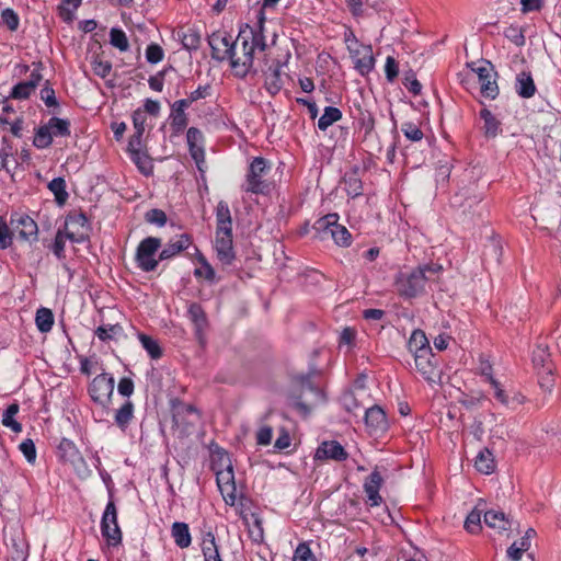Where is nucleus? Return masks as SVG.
Returning <instances> with one entry per match:
<instances>
[{"label":"nucleus","instance_id":"1","mask_svg":"<svg viewBox=\"0 0 561 561\" xmlns=\"http://www.w3.org/2000/svg\"><path fill=\"white\" fill-rule=\"evenodd\" d=\"M265 16L260 11L256 26L244 24L240 27L238 36L233 39L225 31H216L208 36L211 57L217 61L228 60L233 75L244 79L248 75L256 73L254 69L255 50L264 51L267 47L264 35Z\"/></svg>","mask_w":561,"mask_h":561},{"label":"nucleus","instance_id":"2","mask_svg":"<svg viewBox=\"0 0 561 561\" xmlns=\"http://www.w3.org/2000/svg\"><path fill=\"white\" fill-rule=\"evenodd\" d=\"M433 272L434 270L430 265L398 272L393 280L397 294L403 299H413L423 295L428 280L426 273Z\"/></svg>","mask_w":561,"mask_h":561},{"label":"nucleus","instance_id":"3","mask_svg":"<svg viewBox=\"0 0 561 561\" xmlns=\"http://www.w3.org/2000/svg\"><path fill=\"white\" fill-rule=\"evenodd\" d=\"M270 170L271 163L265 158L255 157L248 168L242 191L252 194H267L270 192V185L264 180V176Z\"/></svg>","mask_w":561,"mask_h":561},{"label":"nucleus","instance_id":"4","mask_svg":"<svg viewBox=\"0 0 561 561\" xmlns=\"http://www.w3.org/2000/svg\"><path fill=\"white\" fill-rule=\"evenodd\" d=\"M101 534L108 546L116 547L122 542V530L117 522V508L110 497L101 518Z\"/></svg>","mask_w":561,"mask_h":561},{"label":"nucleus","instance_id":"5","mask_svg":"<svg viewBox=\"0 0 561 561\" xmlns=\"http://www.w3.org/2000/svg\"><path fill=\"white\" fill-rule=\"evenodd\" d=\"M65 237L72 243H84L89 240L90 224L82 211H75L67 215L64 228Z\"/></svg>","mask_w":561,"mask_h":561},{"label":"nucleus","instance_id":"6","mask_svg":"<svg viewBox=\"0 0 561 561\" xmlns=\"http://www.w3.org/2000/svg\"><path fill=\"white\" fill-rule=\"evenodd\" d=\"M161 247V240L156 237H147L140 241L136 250V263L142 272H152L158 267L159 259L154 257Z\"/></svg>","mask_w":561,"mask_h":561},{"label":"nucleus","instance_id":"7","mask_svg":"<svg viewBox=\"0 0 561 561\" xmlns=\"http://www.w3.org/2000/svg\"><path fill=\"white\" fill-rule=\"evenodd\" d=\"M114 385V377L108 374L102 373L95 376L88 387L91 400L94 403L106 408L113 396Z\"/></svg>","mask_w":561,"mask_h":561},{"label":"nucleus","instance_id":"8","mask_svg":"<svg viewBox=\"0 0 561 561\" xmlns=\"http://www.w3.org/2000/svg\"><path fill=\"white\" fill-rule=\"evenodd\" d=\"M10 225L13 234L22 241L33 243L38 239V227L36 221L26 214H12Z\"/></svg>","mask_w":561,"mask_h":561},{"label":"nucleus","instance_id":"9","mask_svg":"<svg viewBox=\"0 0 561 561\" xmlns=\"http://www.w3.org/2000/svg\"><path fill=\"white\" fill-rule=\"evenodd\" d=\"M415 368L422 377L430 383H437L442 378L439 358L431 351L428 354H419L413 356Z\"/></svg>","mask_w":561,"mask_h":561},{"label":"nucleus","instance_id":"10","mask_svg":"<svg viewBox=\"0 0 561 561\" xmlns=\"http://www.w3.org/2000/svg\"><path fill=\"white\" fill-rule=\"evenodd\" d=\"M215 250L217 259L224 265L232 264L236 259L232 230H216Z\"/></svg>","mask_w":561,"mask_h":561},{"label":"nucleus","instance_id":"11","mask_svg":"<svg viewBox=\"0 0 561 561\" xmlns=\"http://www.w3.org/2000/svg\"><path fill=\"white\" fill-rule=\"evenodd\" d=\"M476 72L478 75L481 94L484 98L494 100L499 95V87L495 81L496 72L493 71L491 64L488 62L485 66L478 67Z\"/></svg>","mask_w":561,"mask_h":561},{"label":"nucleus","instance_id":"12","mask_svg":"<svg viewBox=\"0 0 561 561\" xmlns=\"http://www.w3.org/2000/svg\"><path fill=\"white\" fill-rule=\"evenodd\" d=\"M186 140L192 159L195 161L197 169L203 171V164L205 163L203 133L196 127H190L186 133Z\"/></svg>","mask_w":561,"mask_h":561},{"label":"nucleus","instance_id":"13","mask_svg":"<svg viewBox=\"0 0 561 561\" xmlns=\"http://www.w3.org/2000/svg\"><path fill=\"white\" fill-rule=\"evenodd\" d=\"M348 458V453L337 440H324L316 450V460H334L345 461Z\"/></svg>","mask_w":561,"mask_h":561},{"label":"nucleus","instance_id":"14","mask_svg":"<svg viewBox=\"0 0 561 561\" xmlns=\"http://www.w3.org/2000/svg\"><path fill=\"white\" fill-rule=\"evenodd\" d=\"M382 483L383 478L377 469L373 470L371 473L365 479L363 488L367 496L366 502L373 507L379 506L382 502V497L379 494Z\"/></svg>","mask_w":561,"mask_h":561},{"label":"nucleus","instance_id":"15","mask_svg":"<svg viewBox=\"0 0 561 561\" xmlns=\"http://www.w3.org/2000/svg\"><path fill=\"white\" fill-rule=\"evenodd\" d=\"M190 106V101L178 100L171 105L170 126L175 135L181 134L187 126V115L185 110Z\"/></svg>","mask_w":561,"mask_h":561},{"label":"nucleus","instance_id":"16","mask_svg":"<svg viewBox=\"0 0 561 561\" xmlns=\"http://www.w3.org/2000/svg\"><path fill=\"white\" fill-rule=\"evenodd\" d=\"M365 423L373 434L383 433L388 428V421L385 411L374 405L365 412Z\"/></svg>","mask_w":561,"mask_h":561},{"label":"nucleus","instance_id":"17","mask_svg":"<svg viewBox=\"0 0 561 561\" xmlns=\"http://www.w3.org/2000/svg\"><path fill=\"white\" fill-rule=\"evenodd\" d=\"M192 244V237L187 233H182L171 239L162 251L159 253V260L164 261L174 257L182 251L186 250Z\"/></svg>","mask_w":561,"mask_h":561},{"label":"nucleus","instance_id":"18","mask_svg":"<svg viewBox=\"0 0 561 561\" xmlns=\"http://www.w3.org/2000/svg\"><path fill=\"white\" fill-rule=\"evenodd\" d=\"M58 451L65 461L70 462L73 466L81 463L85 467L87 463L84 458L82 457L77 445L71 439L61 438L58 445Z\"/></svg>","mask_w":561,"mask_h":561},{"label":"nucleus","instance_id":"19","mask_svg":"<svg viewBox=\"0 0 561 561\" xmlns=\"http://www.w3.org/2000/svg\"><path fill=\"white\" fill-rule=\"evenodd\" d=\"M408 350L413 356L428 354L432 351L428 339L423 330H413L408 341Z\"/></svg>","mask_w":561,"mask_h":561},{"label":"nucleus","instance_id":"20","mask_svg":"<svg viewBox=\"0 0 561 561\" xmlns=\"http://www.w3.org/2000/svg\"><path fill=\"white\" fill-rule=\"evenodd\" d=\"M531 362L536 373L546 370V367L556 369V366L551 359V354L547 345L538 344L533 351Z\"/></svg>","mask_w":561,"mask_h":561},{"label":"nucleus","instance_id":"21","mask_svg":"<svg viewBox=\"0 0 561 561\" xmlns=\"http://www.w3.org/2000/svg\"><path fill=\"white\" fill-rule=\"evenodd\" d=\"M187 317L193 322L195 333L199 337L207 328L208 320L203 307L197 302H191L187 307Z\"/></svg>","mask_w":561,"mask_h":561},{"label":"nucleus","instance_id":"22","mask_svg":"<svg viewBox=\"0 0 561 561\" xmlns=\"http://www.w3.org/2000/svg\"><path fill=\"white\" fill-rule=\"evenodd\" d=\"M483 121V134L486 138H495L502 133V123L488 108H482L479 113Z\"/></svg>","mask_w":561,"mask_h":561},{"label":"nucleus","instance_id":"23","mask_svg":"<svg viewBox=\"0 0 561 561\" xmlns=\"http://www.w3.org/2000/svg\"><path fill=\"white\" fill-rule=\"evenodd\" d=\"M280 68L282 65L277 62L275 66H271L265 75L264 87L271 95H276L284 85Z\"/></svg>","mask_w":561,"mask_h":561},{"label":"nucleus","instance_id":"24","mask_svg":"<svg viewBox=\"0 0 561 561\" xmlns=\"http://www.w3.org/2000/svg\"><path fill=\"white\" fill-rule=\"evenodd\" d=\"M222 469L216 470V482L218 486L234 483V474L229 455L226 451L218 454Z\"/></svg>","mask_w":561,"mask_h":561},{"label":"nucleus","instance_id":"25","mask_svg":"<svg viewBox=\"0 0 561 561\" xmlns=\"http://www.w3.org/2000/svg\"><path fill=\"white\" fill-rule=\"evenodd\" d=\"M134 403L127 399L119 409L115 411L114 421L116 426L122 431L126 432L131 420L134 419Z\"/></svg>","mask_w":561,"mask_h":561},{"label":"nucleus","instance_id":"26","mask_svg":"<svg viewBox=\"0 0 561 561\" xmlns=\"http://www.w3.org/2000/svg\"><path fill=\"white\" fill-rule=\"evenodd\" d=\"M339 218L340 217L336 213H330L317 219L312 226L316 231V236L321 240L328 238L333 230L334 224L339 221Z\"/></svg>","mask_w":561,"mask_h":561},{"label":"nucleus","instance_id":"27","mask_svg":"<svg viewBox=\"0 0 561 561\" xmlns=\"http://www.w3.org/2000/svg\"><path fill=\"white\" fill-rule=\"evenodd\" d=\"M484 524L499 531L507 530L511 527V520L502 511L490 510L483 515Z\"/></svg>","mask_w":561,"mask_h":561},{"label":"nucleus","instance_id":"28","mask_svg":"<svg viewBox=\"0 0 561 561\" xmlns=\"http://www.w3.org/2000/svg\"><path fill=\"white\" fill-rule=\"evenodd\" d=\"M133 163L137 167L138 171L145 175L150 176L153 173V161L148 154L147 150L142 149L128 153Z\"/></svg>","mask_w":561,"mask_h":561},{"label":"nucleus","instance_id":"29","mask_svg":"<svg viewBox=\"0 0 561 561\" xmlns=\"http://www.w3.org/2000/svg\"><path fill=\"white\" fill-rule=\"evenodd\" d=\"M516 92L524 99H529L535 95L536 85L530 72H520L516 77L515 84Z\"/></svg>","mask_w":561,"mask_h":561},{"label":"nucleus","instance_id":"30","mask_svg":"<svg viewBox=\"0 0 561 561\" xmlns=\"http://www.w3.org/2000/svg\"><path fill=\"white\" fill-rule=\"evenodd\" d=\"M171 535L178 547L184 549L191 546L192 537L186 523L174 522L171 527Z\"/></svg>","mask_w":561,"mask_h":561},{"label":"nucleus","instance_id":"31","mask_svg":"<svg viewBox=\"0 0 561 561\" xmlns=\"http://www.w3.org/2000/svg\"><path fill=\"white\" fill-rule=\"evenodd\" d=\"M202 552L204 561H222L216 538L211 531H208L203 538Z\"/></svg>","mask_w":561,"mask_h":561},{"label":"nucleus","instance_id":"32","mask_svg":"<svg viewBox=\"0 0 561 561\" xmlns=\"http://www.w3.org/2000/svg\"><path fill=\"white\" fill-rule=\"evenodd\" d=\"M216 230H232L230 208L225 201H220L216 207Z\"/></svg>","mask_w":561,"mask_h":561},{"label":"nucleus","instance_id":"33","mask_svg":"<svg viewBox=\"0 0 561 561\" xmlns=\"http://www.w3.org/2000/svg\"><path fill=\"white\" fill-rule=\"evenodd\" d=\"M55 322L54 313L50 309L41 307L36 310L35 324L41 333H48L51 331Z\"/></svg>","mask_w":561,"mask_h":561},{"label":"nucleus","instance_id":"34","mask_svg":"<svg viewBox=\"0 0 561 561\" xmlns=\"http://www.w3.org/2000/svg\"><path fill=\"white\" fill-rule=\"evenodd\" d=\"M362 56L354 61V68L362 75H368L375 67V58L373 56L371 46L362 49Z\"/></svg>","mask_w":561,"mask_h":561},{"label":"nucleus","instance_id":"35","mask_svg":"<svg viewBox=\"0 0 561 561\" xmlns=\"http://www.w3.org/2000/svg\"><path fill=\"white\" fill-rule=\"evenodd\" d=\"M343 114L340 108L335 106H327L318 121V128L324 131L334 123L339 122Z\"/></svg>","mask_w":561,"mask_h":561},{"label":"nucleus","instance_id":"36","mask_svg":"<svg viewBox=\"0 0 561 561\" xmlns=\"http://www.w3.org/2000/svg\"><path fill=\"white\" fill-rule=\"evenodd\" d=\"M344 185L346 194L352 198H356L363 194V182L358 178L357 171L345 174Z\"/></svg>","mask_w":561,"mask_h":561},{"label":"nucleus","instance_id":"37","mask_svg":"<svg viewBox=\"0 0 561 561\" xmlns=\"http://www.w3.org/2000/svg\"><path fill=\"white\" fill-rule=\"evenodd\" d=\"M182 47L188 51L197 50L201 46V34L195 28H188L186 32H179Z\"/></svg>","mask_w":561,"mask_h":561},{"label":"nucleus","instance_id":"38","mask_svg":"<svg viewBox=\"0 0 561 561\" xmlns=\"http://www.w3.org/2000/svg\"><path fill=\"white\" fill-rule=\"evenodd\" d=\"M19 404L14 402L8 405L2 414V425L12 430L14 433L22 432V424L14 419V416L19 413Z\"/></svg>","mask_w":561,"mask_h":561},{"label":"nucleus","instance_id":"39","mask_svg":"<svg viewBox=\"0 0 561 561\" xmlns=\"http://www.w3.org/2000/svg\"><path fill=\"white\" fill-rule=\"evenodd\" d=\"M138 340L151 359H159L162 356V348L157 340L145 333H138Z\"/></svg>","mask_w":561,"mask_h":561},{"label":"nucleus","instance_id":"40","mask_svg":"<svg viewBox=\"0 0 561 561\" xmlns=\"http://www.w3.org/2000/svg\"><path fill=\"white\" fill-rule=\"evenodd\" d=\"M49 191L54 194L55 201L58 205H64L69 194L66 191V181L64 178H55L48 183Z\"/></svg>","mask_w":561,"mask_h":561},{"label":"nucleus","instance_id":"41","mask_svg":"<svg viewBox=\"0 0 561 561\" xmlns=\"http://www.w3.org/2000/svg\"><path fill=\"white\" fill-rule=\"evenodd\" d=\"M53 137H69L71 134L70 122L66 118L51 117L47 122Z\"/></svg>","mask_w":561,"mask_h":561},{"label":"nucleus","instance_id":"42","mask_svg":"<svg viewBox=\"0 0 561 561\" xmlns=\"http://www.w3.org/2000/svg\"><path fill=\"white\" fill-rule=\"evenodd\" d=\"M334 243L339 247L347 248L352 244V234L345 226H342L336 221L333 226V230L330 234Z\"/></svg>","mask_w":561,"mask_h":561},{"label":"nucleus","instance_id":"43","mask_svg":"<svg viewBox=\"0 0 561 561\" xmlns=\"http://www.w3.org/2000/svg\"><path fill=\"white\" fill-rule=\"evenodd\" d=\"M474 466L478 471L490 474L493 472L495 465L492 457V453L488 449H484L478 454L476 457Z\"/></svg>","mask_w":561,"mask_h":561},{"label":"nucleus","instance_id":"44","mask_svg":"<svg viewBox=\"0 0 561 561\" xmlns=\"http://www.w3.org/2000/svg\"><path fill=\"white\" fill-rule=\"evenodd\" d=\"M53 135L50 133V128L47 123L45 125L39 126L35 130V135L33 138V145L37 149L48 148L53 144Z\"/></svg>","mask_w":561,"mask_h":561},{"label":"nucleus","instance_id":"45","mask_svg":"<svg viewBox=\"0 0 561 561\" xmlns=\"http://www.w3.org/2000/svg\"><path fill=\"white\" fill-rule=\"evenodd\" d=\"M123 333V328L119 324H103L94 331L95 336L102 342H110Z\"/></svg>","mask_w":561,"mask_h":561},{"label":"nucleus","instance_id":"46","mask_svg":"<svg viewBox=\"0 0 561 561\" xmlns=\"http://www.w3.org/2000/svg\"><path fill=\"white\" fill-rule=\"evenodd\" d=\"M556 369H550L549 367H546V370L538 371L537 378H538V385L541 388V390L546 393H551L554 385H556Z\"/></svg>","mask_w":561,"mask_h":561},{"label":"nucleus","instance_id":"47","mask_svg":"<svg viewBox=\"0 0 561 561\" xmlns=\"http://www.w3.org/2000/svg\"><path fill=\"white\" fill-rule=\"evenodd\" d=\"M68 240V237H65V231L59 228L55 234L54 241L50 245V250L54 253V255L59 260L62 261L66 259V241Z\"/></svg>","mask_w":561,"mask_h":561},{"label":"nucleus","instance_id":"48","mask_svg":"<svg viewBox=\"0 0 561 561\" xmlns=\"http://www.w3.org/2000/svg\"><path fill=\"white\" fill-rule=\"evenodd\" d=\"M110 43L112 46H114L121 51H127L129 48V43L126 33L118 27L111 28Z\"/></svg>","mask_w":561,"mask_h":561},{"label":"nucleus","instance_id":"49","mask_svg":"<svg viewBox=\"0 0 561 561\" xmlns=\"http://www.w3.org/2000/svg\"><path fill=\"white\" fill-rule=\"evenodd\" d=\"M530 548L528 536H523L519 541H515L507 549V556L512 561L520 560L523 552Z\"/></svg>","mask_w":561,"mask_h":561},{"label":"nucleus","instance_id":"50","mask_svg":"<svg viewBox=\"0 0 561 561\" xmlns=\"http://www.w3.org/2000/svg\"><path fill=\"white\" fill-rule=\"evenodd\" d=\"M81 3L82 0H61V3L58 5L60 18L64 21H71Z\"/></svg>","mask_w":561,"mask_h":561},{"label":"nucleus","instance_id":"51","mask_svg":"<svg viewBox=\"0 0 561 561\" xmlns=\"http://www.w3.org/2000/svg\"><path fill=\"white\" fill-rule=\"evenodd\" d=\"M481 517L482 511L478 508L472 510L465 520V529L470 534L479 533L481 529Z\"/></svg>","mask_w":561,"mask_h":561},{"label":"nucleus","instance_id":"52","mask_svg":"<svg viewBox=\"0 0 561 561\" xmlns=\"http://www.w3.org/2000/svg\"><path fill=\"white\" fill-rule=\"evenodd\" d=\"M170 70H174V67L169 65L164 67L162 70L158 71L156 75L150 76L148 79V84L151 90L156 92H161L164 87V78Z\"/></svg>","mask_w":561,"mask_h":561},{"label":"nucleus","instance_id":"53","mask_svg":"<svg viewBox=\"0 0 561 561\" xmlns=\"http://www.w3.org/2000/svg\"><path fill=\"white\" fill-rule=\"evenodd\" d=\"M1 23L11 32H15L20 26L19 14L11 8L1 11Z\"/></svg>","mask_w":561,"mask_h":561},{"label":"nucleus","instance_id":"54","mask_svg":"<svg viewBox=\"0 0 561 561\" xmlns=\"http://www.w3.org/2000/svg\"><path fill=\"white\" fill-rule=\"evenodd\" d=\"M145 56L149 64L156 65L163 60L164 50L159 44L150 43L146 48Z\"/></svg>","mask_w":561,"mask_h":561},{"label":"nucleus","instance_id":"55","mask_svg":"<svg viewBox=\"0 0 561 561\" xmlns=\"http://www.w3.org/2000/svg\"><path fill=\"white\" fill-rule=\"evenodd\" d=\"M503 35L508 41L514 43L516 46H524L525 45V35H524L523 28L519 27L518 25H513L512 24V25L507 26L504 30Z\"/></svg>","mask_w":561,"mask_h":561},{"label":"nucleus","instance_id":"56","mask_svg":"<svg viewBox=\"0 0 561 561\" xmlns=\"http://www.w3.org/2000/svg\"><path fill=\"white\" fill-rule=\"evenodd\" d=\"M401 130L407 139L411 141H420L422 140L424 134L421 130L420 126L413 122H405L401 125Z\"/></svg>","mask_w":561,"mask_h":561},{"label":"nucleus","instance_id":"57","mask_svg":"<svg viewBox=\"0 0 561 561\" xmlns=\"http://www.w3.org/2000/svg\"><path fill=\"white\" fill-rule=\"evenodd\" d=\"M34 92V89L32 88L31 83H27L26 81L19 82L15 84L11 92L10 98L15 100H26L30 98V95Z\"/></svg>","mask_w":561,"mask_h":561},{"label":"nucleus","instance_id":"58","mask_svg":"<svg viewBox=\"0 0 561 561\" xmlns=\"http://www.w3.org/2000/svg\"><path fill=\"white\" fill-rule=\"evenodd\" d=\"M13 232L5 219L0 216V249L5 250L12 245Z\"/></svg>","mask_w":561,"mask_h":561},{"label":"nucleus","instance_id":"59","mask_svg":"<svg viewBox=\"0 0 561 561\" xmlns=\"http://www.w3.org/2000/svg\"><path fill=\"white\" fill-rule=\"evenodd\" d=\"M20 451L25 457L26 461L31 465H34L36 461V447L34 442L31 438H26L19 445Z\"/></svg>","mask_w":561,"mask_h":561},{"label":"nucleus","instance_id":"60","mask_svg":"<svg viewBox=\"0 0 561 561\" xmlns=\"http://www.w3.org/2000/svg\"><path fill=\"white\" fill-rule=\"evenodd\" d=\"M145 219L147 222L158 227H163L168 220L165 213L158 208L148 210L145 215Z\"/></svg>","mask_w":561,"mask_h":561},{"label":"nucleus","instance_id":"61","mask_svg":"<svg viewBox=\"0 0 561 561\" xmlns=\"http://www.w3.org/2000/svg\"><path fill=\"white\" fill-rule=\"evenodd\" d=\"M41 100L45 103L47 107L58 106L55 90L50 87L48 81H46L45 85L41 90Z\"/></svg>","mask_w":561,"mask_h":561},{"label":"nucleus","instance_id":"62","mask_svg":"<svg viewBox=\"0 0 561 561\" xmlns=\"http://www.w3.org/2000/svg\"><path fill=\"white\" fill-rule=\"evenodd\" d=\"M92 69L98 77L104 79L111 73L112 64L107 60L95 58L92 61Z\"/></svg>","mask_w":561,"mask_h":561},{"label":"nucleus","instance_id":"63","mask_svg":"<svg viewBox=\"0 0 561 561\" xmlns=\"http://www.w3.org/2000/svg\"><path fill=\"white\" fill-rule=\"evenodd\" d=\"M225 503L229 506H233L237 501V488L236 483L218 486Z\"/></svg>","mask_w":561,"mask_h":561},{"label":"nucleus","instance_id":"64","mask_svg":"<svg viewBox=\"0 0 561 561\" xmlns=\"http://www.w3.org/2000/svg\"><path fill=\"white\" fill-rule=\"evenodd\" d=\"M385 73H386V79L389 82H393L394 79L398 77L399 65L392 56H388L386 58Z\"/></svg>","mask_w":561,"mask_h":561}]
</instances>
